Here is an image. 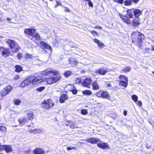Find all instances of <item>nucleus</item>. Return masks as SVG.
Returning <instances> with one entry per match:
<instances>
[{"instance_id":"obj_52","label":"nucleus","mask_w":154,"mask_h":154,"mask_svg":"<svg viewBox=\"0 0 154 154\" xmlns=\"http://www.w3.org/2000/svg\"><path fill=\"white\" fill-rule=\"evenodd\" d=\"M87 1L88 2V5L89 6L91 7H92L93 6V4L91 2V1Z\"/></svg>"},{"instance_id":"obj_7","label":"nucleus","mask_w":154,"mask_h":154,"mask_svg":"<svg viewBox=\"0 0 154 154\" xmlns=\"http://www.w3.org/2000/svg\"><path fill=\"white\" fill-rule=\"evenodd\" d=\"M45 78L47 83L50 85L57 82L61 79V77L60 76L48 78L45 77Z\"/></svg>"},{"instance_id":"obj_1","label":"nucleus","mask_w":154,"mask_h":154,"mask_svg":"<svg viewBox=\"0 0 154 154\" xmlns=\"http://www.w3.org/2000/svg\"><path fill=\"white\" fill-rule=\"evenodd\" d=\"M41 82L42 80L39 77L32 76L23 81L20 84V87L23 88L29 85L32 86L38 85Z\"/></svg>"},{"instance_id":"obj_40","label":"nucleus","mask_w":154,"mask_h":154,"mask_svg":"<svg viewBox=\"0 0 154 154\" xmlns=\"http://www.w3.org/2000/svg\"><path fill=\"white\" fill-rule=\"evenodd\" d=\"M45 88V87L42 86L36 88V90L37 91H41L43 90Z\"/></svg>"},{"instance_id":"obj_57","label":"nucleus","mask_w":154,"mask_h":154,"mask_svg":"<svg viewBox=\"0 0 154 154\" xmlns=\"http://www.w3.org/2000/svg\"><path fill=\"white\" fill-rule=\"evenodd\" d=\"M94 28L95 29H101L102 28V27L99 26H96L95 27H94Z\"/></svg>"},{"instance_id":"obj_42","label":"nucleus","mask_w":154,"mask_h":154,"mask_svg":"<svg viewBox=\"0 0 154 154\" xmlns=\"http://www.w3.org/2000/svg\"><path fill=\"white\" fill-rule=\"evenodd\" d=\"M81 113L82 114L86 115L88 113V112L86 109H82L81 110Z\"/></svg>"},{"instance_id":"obj_10","label":"nucleus","mask_w":154,"mask_h":154,"mask_svg":"<svg viewBox=\"0 0 154 154\" xmlns=\"http://www.w3.org/2000/svg\"><path fill=\"white\" fill-rule=\"evenodd\" d=\"M92 82V80L89 78H87L82 82V85L85 87H88Z\"/></svg>"},{"instance_id":"obj_9","label":"nucleus","mask_w":154,"mask_h":154,"mask_svg":"<svg viewBox=\"0 0 154 154\" xmlns=\"http://www.w3.org/2000/svg\"><path fill=\"white\" fill-rule=\"evenodd\" d=\"M108 72L107 68L102 67L100 68L99 69L96 70L95 71L96 73H99L101 75H105Z\"/></svg>"},{"instance_id":"obj_63","label":"nucleus","mask_w":154,"mask_h":154,"mask_svg":"<svg viewBox=\"0 0 154 154\" xmlns=\"http://www.w3.org/2000/svg\"><path fill=\"white\" fill-rule=\"evenodd\" d=\"M151 47L152 48V51H154V46L152 45H151Z\"/></svg>"},{"instance_id":"obj_44","label":"nucleus","mask_w":154,"mask_h":154,"mask_svg":"<svg viewBox=\"0 0 154 154\" xmlns=\"http://www.w3.org/2000/svg\"><path fill=\"white\" fill-rule=\"evenodd\" d=\"M6 130V128L4 126H0V131H5Z\"/></svg>"},{"instance_id":"obj_32","label":"nucleus","mask_w":154,"mask_h":154,"mask_svg":"<svg viewBox=\"0 0 154 154\" xmlns=\"http://www.w3.org/2000/svg\"><path fill=\"white\" fill-rule=\"evenodd\" d=\"M83 93L84 94H86L88 95H91L92 94V92L89 90H86L83 91Z\"/></svg>"},{"instance_id":"obj_18","label":"nucleus","mask_w":154,"mask_h":154,"mask_svg":"<svg viewBox=\"0 0 154 154\" xmlns=\"http://www.w3.org/2000/svg\"><path fill=\"white\" fill-rule=\"evenodd\" d=\"M68 98V97L67 94H63L60 97V103H63Z\"/></svg>"},{"instance_id":"obj_11","label":"nucleus","mask_w":154,"mask_h":154,"mask_svg":"<svg viewBox=\"0 0 154 154\" xmlns=\"http://www.w3.org/2000/svg\"><path fill=\"white\" fill-rule=\"evenodd\" d=\"M98 142L99 143H98L97 145L99 147L103 149L107 148L108 149H109V146L108 143L101 141L100 140V142Z\"/></svg>"},{"instance_id":"obj_64","label":"nucleus","mask_w":154,"mask_h":154,"mask_svg":"<svg viewBox=\"0 0 154 154\" xmlns=\"http://www.w3.org/2000/svg\"><path fill=\"white\" fill-rule=\"evenodd\" d=\"M152 73H153V74H154V71L152 72Z\"/></svg>"},{"instance_id":"obj_17","label":"nucleus","mask_w":154,"mask_h":154,"mask_svg":"<svg viewBox=\"0 0 154 154\" xmlns=\"http://www.w3.org/2000/svg\"><path fill=\"white\" fill-rule=\"evenodd\" d=\"M134 14V17H139V16L142 14L141 11L139 9H131Z\"/></svg>"},{"instance_id":"obj_21","label":"nucleus","mask_w":154,"mask_h":154,"mask_svg":"<svg viewBox=\"0 0 154 154\" xmlns=\"http://www.w3.org/2000/svg\"><path fill=\"white\" fill-rule=\"evenodd\" d=\"M94 42L97 44L99 48L101 49L104 46L103 43L101 42L100 41L97 39H94L93 40Z\"/></svg>"},{"instance_id":"obj_34","label":"nucleus","mask_w":154,"mask_h":154,"mask_svg":"<svg viewBox=\"0 0 154 154\" xmlns=\"http://www.w3.org/2000/svg\"><path fill=\"white\" fill-rule=\"evenodd\" d=\"M103 93V91L100 90L96 94V95L98 97H102Z\"/></svg>"},{"instance_id":"obj_58","label":"nucleus","mask_w":154,"mask_h":154,"mask_svg":"<svg viewBox=\"0 0 154 154\" xmlns=\"http://www.w3.org/2000/svg\"><path fill=\"white\" fill-rule=\"evenodd\" d=\"M19 78L18 75H16L14 77V79L17 80L19 79Z\"/></svg>"},{"instance_id":"obj_2","label":"nucleus","mask_w":154,"mask_h":154,"mask_svg":"<svg viewBox=\"0 0 154 154\" xmlns=\"http://www.w3.org/2000/svg\"><path fill=\"white\" fill-rule=\"evenodd\" d=\"M132 42L140 48L141 46V42L144 38V35L138 32H134L131 35Z\"/></svg>"},{"instance_id":"obj_53","label":"nucleus","mask_w":154,"mask_h":154,"mask_svg":"<svg viewBox=\"0 0 154 154\" xmlns=\"http://www.w3.org/2000/svg\"><path fill=\"white\" fill-rule=\"evenodd\" d=\"M140 0H131L132 2L135 4H137Z\"/></svg>"},{"instance_id":"obj_38","label":"nucleus","mask_w":154,"mask_h":154,"mask_svg":"<svg viewBox=\"0 0 154 154\" xmlns=\"http://www.w3.org/2000/svg\"><path fill=\"white\" fill-rule=\"evenodd\" d=\"M132 99L134 101L136 102L138 100V97L136 95H133L132 96Z\"/></svg>"},{"instance_id":"obj_36","label":"nucleus","mask_w":154,"mask_h":154,"mask_svg":"<svg viewBox=\"0 0 154 154\" xmlns=\"http://www.w3.org/2000/svg\"><path fill=\"white\" fill-rule=\"evenodd\" d=\"M25 58L26 59H31L33 57L32 55L29 54H26L25 56Z\"/></svg>"},{"instance_id":"obj_14","label":"nucleus","mask_w":154,"mask_h":154,"mask_svg":"<svg viewBox=\"0 0 154 154\" xmlns=\"http://www.w3.org/2000/svg\"><path fill=\"white\" fill-rule=\"evenodd\" d=\"M92 144H95L100 142V139L97 138H91L85 140Z\"/></svg>"},{"instance_id":"obj_12","label":"nucleus","mask_w":154,"mask_h":154,"mask_svg":"<svg viewBox=\"0 0 154 154\" xmlns=\"http://www.w3.org/2000/svg\"><path fill=\"white\" fill-rule=\"evenodd\" d=\"M44 74H45L46 76H51L53 75H56L58 73V71L56 70H51L48 71H44Z\"/></svg>"},{"instance_id":"obj_56","label":"nucleus","mask_w":154,"mask_h":154,"mask_svg":"<svg viewBox=\"0 0 154 154\" xmlns=\"http://www.w3.org/2000/svg\"><path fill=\"white\" fill-rule=\"evenodd\" d=\"M64 8H65V11L66 12H69L70 11L69 9L67 8L66 7H64Z\"/></svg>"},{"instance_id":"obj_49","label":"nucleus","mask_w":154,"mask_h":154,"mask_svg":"<svg viewBox=\"0 0 154 154\" xmlns=\"http://www.w3.org/2000/svg\"><path fill=\"white\" fill-rule=\"evenodd\" d=\"M17 57L18 59L22 57V54L20 53H19L17 54Z\"/></svg>"},{"instance_id":"obj_41","label":"nucleus","mask_w":154,"mask_h":154,"mask_svg":"<svg viewBox=\"0 0 154 154\" xmlns=\"http://www.w3.org/2000/svg\"><path fill=\"white\" fill-rule=\"evenodd\" d=\"M104 85L106 87H111L112 86V84L109 82H106L105 83Z\"/></svg>"},{"instance_id":"obj_8","label":"nucleus","mask_w":154,"mask_h":154,"mask_svg":"<svg viewBox=\"0 0 154 154\" xmlns=\"http://www.w3.org/2000/svg\"><path fill=\"white\" fill-rule=\"evenodd\" d=\"M12 89V88L9 85L3 89L1 92L0 94L2 96H5L11 92Z\"/></svg>"},{"instance_id":"obj_30","label":"nucleus","mask_w":154,"mask_h":154,"mask_svg":"<svg viewBox=\"0 0 154 154\" xmlns=\"http://www.w3.org/2000/svg\"><path fill=\"white\" fill-rule=\"evenodd\" d=\"M15 71L18 72H20L22 70V67L21 66L17 65L15 66Z\"/></svg>"},{"instance_id":"obj_48","label":"nucleus","mask_w":154,"mask_h":154,"mask_svg":"<svg viewBox=\"0 0 154 154\" xmlns=\"http://www.w3.org/2000/svg\"><path fill=\"white\" fill-rule=\"evenodd\" d=\"M5 48L0 46V53H2Z\"/></svg>"},{"instance_id":"obj_4","label":"nucleus","mask_w":154,"mask_h":154,"mask_svg":"<svg viewBox=\"0 0 154 154\" xmlns=\"http://www.w3.org/2000/svg\"><path fill=\"white\" fill-rule=\"evenodd\" d=\"M36 29L31 28L27 29H25L24 30V32L28 35H29L32 37L31 39L32 40L33 38H35L36 39L38 40L40 39V36L39 34L37 32H35Z\"/></svg>"},{"instance_id":"obj_3","label":"nucleus","mask_w":154,"mask_h":154,"mask_svg":"<svg viewBox=\"0 0 154 154\" xmlns=\"http://www.w3.org/2000/svg\"><path fill=\"white\" fill-rule=\"evenodd\" d=\"M120 17L123 21L128 24H131V19L133 18V12L131 9H128L127 11V14L123 15L120 13L119 14Z\"/></svg>"},{"instance_id":"obj_13","label":"nucleus","mask_w":154,"mask_h":154,"mask_svg":"<svg viewBox=\"0 0 154 154\" xmlns=\"http://www.w3.org/2000/svg\"><path fill=\"white\" fill-rule=\"evenodd\" d=\"M18 122L21 126L24 125L26 123H27L28 122V119L27 118L22 116L19 119Z\"/></svg>"},{"instance_id":"obj_54","label":"nucleus","mask_w":154,"mask_h":154,"mask_svg":"<svg viewBox=\"0 0 154 154\" xmlns=\"http://www.w3.org/2000/svg\"><path fill=\"white\" fill-rule=\"evenodd\" d=\"M3 145H1V143H0V151L3 150Z\"/></svg>"},{"instance_id":"obj_27","label":"nucleus","mask_w":154,"mask_h":154,"mask_svg":"<svg viewBox=\"0 0 154 154\" xmlns=\"http://www.w3.org/2000/svg\"><path fill=\"white\" fill-rule=\"evenodd\" d=\"M27 116L28 119L29 120H32L33 119L34 117V115L33 112H30L27 113Z\"/></svg>"},{"instance_id":"obj_29","label":"nucleus","mask_w":154,"mask_h":154,"mask_svg":"<svg viewBox=\"0 0 154 154\" xmlns=\"http://www.w3.org/2000/svg\"><path fill=\"white\" fill-rule=\"evenodd\" d=\"M109 94L107 92L103 91L102 98L107 99L109 98Z\"/></svg>"},{"instance_id":"obj_35","label":"nucleus","mask_w":154,"mask_h":154,"mask_svg":"<svg viewBox=\"0 0 154 154\" xmlns=\"http://www.w3.org/2000/svg\"><path fill=\"white\" fill-rule=\"evenodd\" d=\"M89 31L91 32V33L94 36L96 37L98 35V33L96 31L94 30L90 31V30H89Z\"/></svg>"},{"instance_id":"obj_26","label":"nucleus","mask_w":154,"mask_h":154,"mask_svg":"<svg viewBox=\"0 0 154 154\" xmlns=\"http://www.w3.org/2000/svg\"><path fill=\"white\" fill-rule=\"evenodd\" d=\"M9 54V49L5 48L4 50H3L2 53V55L3 56L5 57L8 56Z\"/></svg>"},{"instance_id":"obj_15","label":"nucleus","mask_w":154,"mask_h":154,"mask_svg":"<svg viewBox=\"0 0 154 154\" xmlns=\"http://www.w3.org/2000/svg\"><path fill=\"white\" fill-rule=\"evenodd\" d=\"M131 20V24L134 26H136L139 24V17H133Z\"/></svg>"},{"instance_id":"obj_33","label":"nucleus","mask_w":154,"mask_h":154,"mask_svg":"<svg viewBox=\"0 0 154 154\" xmlns=\"http://www.w3.org/2000/svg\"><path fill=\"white\" fill-rule=\"evenodd\" d=\"M124 3L125 5H131V0H126L125 1Z\"/></svg>"},{"instance_id":"obj_20","label":"nucleus","mask_w":154,"mask_h":154,"mask_svg":"<svg viewBox=\"0 0 154 154\" xmlns=\"http://www.w3.org/2000/svg\"><path fill=\"white\" fill-rule=\"evenodd\" d=\"M34 154H44V151L41 149L36 148L34 151Z\"/></svg>"},{"instance_id":"obj_50","label":"nucleus","mask_w":154,"mask_h":154,"mask_svg":"<svg viewBox=\"0 0 154 154\" xmlns=\"http://www.w3.org/2000/svg\"><path fill=\"white\" fill-rule=\"evenodd\" d=\"M71 91L74 94H76L77 92V91L75 89L72 90Z\"/></svg>"},{"instance_id":"obj_24","label":"nucleus","mask_w":154,"mask_h":154,"mask_svg":"<svg viewBox=\"0 0 154 154\" xmlns=\"http://www.w3.org/2000/svg\"><path fill=\"white\" fill-rule=\"evenodd\" d=\"M29 132L30 133H33L34 134H39L42 132V130L39 129H35L29 131Z\"/></svg>"},{"instance_id":"obj_46","label":"nucleus","mask_w":154,"mask_h":154,"mask_svg":"<svg viewBox=\"0 0 154 154\" xmlns=\"http://www.w3.org/2000/svg\"><path fill=\"white\" fill-rule=\"evenodd\" d=\"M150 49L149 48H146L144 49V52L145 53H148L149 52Z\"/></svg>"},{"instance_id":"obj_22","label":"nucleus","mask_w":154,"mask_h":154,"mask_svg":"<svg viewBox=\"0 0 154 154\" xmlns=\"http://www.w3.org/2000/svg\"><path fill=\"white\" fill-rule=\"evenodd\" d=\"M69 62V63L73 66L74 65H76L78 63V62L75 59L73 58H70Z\"/></svg>"},{"instance_id":"obj_23","label":"nucleus","mask_w":154,"mask_h":154,"mask_svg":"<svg viewBox=\"0 0 154 154\" xmlns=\"http://www.w3.org/2000/svg\"><path fill=\"white\" fill-rule=\"evenodd\" d=\"M3 147V150H5L7 152H11L12 150V147L10 145H4Z\"/></svg>"},{"instance_id":"obj_37","label":"nucleus","mask_w":154,"mask_h":154,"mask_svg":"<svg viewBox=\"0 0 154 154\" xmlns=\"http://www.w3.org/2000/svg\"><path fill=\"white\" fill-rule=\"evenodd\" d=\"M69 126L70 127L72 128H74L78 127L77 125L74 123H73L72 124H70Z\"/></svg>"},{"instance_id":"obj_28","label":"nucleus","mask_w":154,"mask_h":154,"mask_svg":"<svg viewBox=\"0 0 154 154\" xmlns=\"http://www.w3.org/2000/svg\"><path fill=\"white\" fill-rule=\"evenodd\" d=\"M131 69V68L129 67H125L124 69H122L120 72L122 73L123 72H129Z\"/></svg>"},{"instance_id":"obj_55","label":"nucleus","mask_w":154,"mask_h":154,"mask_svg":"<svg viewBox=\"0 0 154 154\" xmlns=\"http://www.w3.org/2000/svg\"><path fill=\"white\" fill-rule=\"evenodd\" d=\"M56 2H57V5L55 6L56 7L58 5H61V4L60 2L57 1Z\"/></svg>"},{"instance_id":"obj_43","label":"nucleus","mask_w":154,"mask_h":154,"mask_svg":"<svg viewBox=\"0 0 154 154\" xmlns=\"http://www.w3.org/2000/svg\"><path fill=\"white\" fill-rule=\"evenodd\" d=\"M82 81L80 78H77L75 80V82L76 84H79L80 82L82 83Z\"/></svg>"},{"instance_id":"obj_19","label":"nucleus","mask_w":154,"mask_h":154,"mask_svg":"<svg viewBox=\"0 0 154 154\" xmlns=\"http://www.w3.org/2000/svg\"><path fill=\"white\" fill-rule=\"evenodd\" d=\"M40 44L43 49L45 48L48 49H50L51 48L50 45L47 44L43 41H41L40 42Z\"/></svg>"},{"instance_id":"obj_5","label":"nucleus","mask_w":154,"mask_h":154,"mask_svg":"<svg viewBox=\"0 0 154 154\" xmlns=\"http://www.w3.org/2000/svg\"><path fill=\"white\" fill-rule=\"evenodd\" d=\"M120 81L119 85L125 88L127 87L128 83V78L125 75H120L119 77Z\"/></svg>"},{"instance_id":"obj_62","label":"nucleus","mask_w":154,"mask_h":154,"mask_svg":"<svg viewBox=\"0 0 154 154\" xmlns=\"http://www.w3.org/2000/svg\"><path fill=\"white\" fill-rule=\"evenodd\" d=\"M111 117H112V118H113V119H116V118H117V116L116 114V115H115V116H114V117H113V116H111Z\"/></svg>"},{"instance_id":"obj_60","label":"nucleus","mask_w":154,"mask_h":154,"mask_svg":"<svg viewBox=\"0 0 154 154\" xmlns=\"http://www.w3.org/2000/svg\"><path fill=\"white\" fill-rule=\"evenodd\" d=\"M7 20L8 21V23H12L11 22V19H10V18H9L8 17L7 18Z\"/></svg>"},{"instance_id":"obj_16","label":"nucleus","mask_w":154,"mask_h":154,"mask_svg":"<svg viewBox=\"0 0 154 154\" xmlns=\"http://www.w3.org/2000/svg\"><path fill=\"white\" fill-rule=\"evenodd\" d=\"M7 43L9 44V46L11 49H12L15 46H18L16 45V43L13 40L7 39L6 40Z\"/></svg>"},{"instance_id":"obj_45","label":"nucleus","mask_w":154,"mask_h":154,"mask_svg":"<svg viewBox=\"0 0 154 154\" xmlns=\"http://www.w3.org/2000/svg\"><path fill=\"white\" fill-rule=\"evenodd\" d=\"M67 149L68 150H70L72 149L76 150L77 149V148L75 147H72L71 146L69 147H67Z\"/></svg>"},{"instance_id":"obj_47","label":"nucleus","mask_w":154,"mask_h":154,"mask_svg":"<svg viewBox=\"0 0 154 154\" xmlns=\"http://www.w3.org/2000/svg\"><path fill=\"white\" fill-rule=\"evenodd\" d=\"M114 1L115 2L120 4H122L123 2V0H114Z\"/></svg>"},{"instance_id":"obj_25","label":"nucleus","mask_w":154,"mask_h":154,"mask_svg":"<svg viewBox=\"0 0 154 154\" xmlns=\"http://www.w3.org/2000/svg\"><path fill=\"white\" fill-rule=\"evenodd\" d=\"M93 89L94 90H97L99 89V86L96 82H94L92 84Z\"/></svg>"},{"instance_id":"obj_59","label":"nucleus","mask_w":154,"mask_h":154,"mask_svg":"<svg viewBox=\"0 0 154 154\" xmlns=\"http://www.w3.org/2000/svg\"><path fill=\"white\" fill-rule=\"evenodd\" d=\"M137 103V104L139 106H141L142 105V103L140 101H138Z\"/></svg>"},{"instance_id":"obj_31","label":"nucleus","mask_w":154,"mask_h":154,"mask_svg":"<svg viewBox=\"0 0 154 154\" xmlns=\"http://www.w3.org/2000/svg\"><path fill=\"white\" fill-rule=\"evenodd\" d=\"M72 72L70 71H66L63 74L64 76L66 77H68L71 75Z\"/></svg>"},{"instance_id":"obj_61","label":"nucleus","mask_w":154,"mask_h":154,"mask_svg":"<svg viewBox=\"0 0 154 154\" xmlns=\"http://www.w3.org/2000/svg\"><path fill=\"white\" fill-rule=\"evenodd\" d=\"M124 115L126 116L127 115V111L126 110H124L123 112Z\"/></svg>"},{"instance_id":"obj_6","label":"nucleus","mask_w":154,"mask_h":154,"mask_svg":"<svg viewBox=\"0 0 154 154\" xmlns=\"http://www.w3.org/2000/svg\"><path fill=\"white\" fill-rule=\"evenodd\" d=\"M42 106L46 109H49L53 106L54 103L51 100L48 99L47 100H45L44 102H42Z\"/></svg>"},{"instance_id":"obj_51","label":"nucleus","mask_w":154,"mask_h":154,"mask_svg":"<svg viewBox=\"0 0 154 154\" xmlns=\"http://www.w3.org/2000/svg\"><path fill=\"white\" fill-rule=\"evenodd\" d=\"M11 114H15L16 115H18L19 113V112H14V111H11Z\"/></svg>"},{"instance_id":"obj_39","label":"nucleus","mask_w":154,"mask_h":154,"mask_svg":"<svg viewBox=\"0 0 154 154\" xmlns=\"http://www.w3.org/2000/svg\"><path fill=\"white\" fill-rule=\"evenodd\" d=\"M14 103L16 105H19L21 103V101L19 100L16 99L14 100Z\"/></svg>"}]
</instances>
